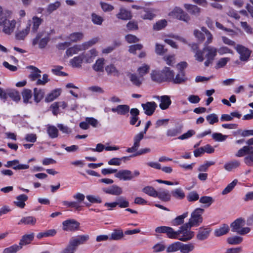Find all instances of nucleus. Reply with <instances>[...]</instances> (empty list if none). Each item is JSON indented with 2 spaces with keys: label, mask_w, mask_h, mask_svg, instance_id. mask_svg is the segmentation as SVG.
Listing matches in <instances>:
<instances>
[{
  "label": "nucleus",
  "mask_w": 253,
  "mask_h": 253,
  "mask_svg": "<svg viewBox=\"0 0 253 253\" xmlns=\"http://www.w3.org/2000/svg\"><path fill=\"white\" fill-rule=\"evenodd\" d=\"M82 51L79 44H76L72 47L68 48L66 51V55L68 57L72 56Z\"/></svg>",
  "instance_id": "nucleus-40"
},
{
  "label": "nucleus",
  "mask_w": 253,
  "mask_h": 253,
  "mask_svg": "<svg viewBox=\"0 0 253 253\" xmlns=\"http://www.w3.org/2000/svg\"><path fill=\"white\" fill-rule=\"evenodd\" d=\"M29 68L33 70L32 72L31 73L30 75H29V78L31 79L32 81H35L39 78L41 77L40 74L41 73V71L39 70L38 68L33 66H30L29 67Z\"/></svg>",
  "instance_id": "nucleus-34"
},
{
  "label": "nucleus",
  "mask_w": 253,
  "mask_h": 253,
  "mask_svg": "<svg viewBox=\"0 0 253 253\" xmlns=\"http://www.w3.org/2000/svg\"><path fill=\"white\" fill-rule=\"evenodd\" d=\"M91 18L93 23L97 25H101L104 21V19L102 16L94 13L91 14Z\"/></svg>",
  "instance_id": "nucleus-53"
},
{
  "label": "nucleus",
  "mask_w": 253,
  "mask_h": 253,
  "mask_svg": "<svg viewBox=\"0 0 253 253\" xmlns=\"http://www.w3.org/2000/svg\"><path fill=\"white\" fill-rule=\"evenodd\" d=\"M16 24L15 20H10L5 15L0 19V27L2 28L3 32L7 35H10L13 32Z\"/></svg>",
  "instance_id": "nucleus-6"
},
{
  "label": "nucleus",
  "mask_w": 253,
  "mask_h": 253,
  "mask_svg": "<svg viewBox=\"0 0 253 253\" xmlns=\"http://www.w3.org/2000/svg\"><path fill=\"white\" fill-rule=\"evenodd\" d=\"M237 182L238 180L237 179H234L232 182L229 183L225 189H223L222 192V194L223 195H226L230 192L236 185Z\"/></svg>",
  "instance_id": "nucleus-58"
},
{
  "label": "nucleus",
  "mask_w": 253,
  "mask_h": 253,
  "mask_svg": "<svg viewBox=\"0 0 253 253\" xmlns=\"http://www.w3.org/2000/svg\"><path fill=\"white\" fill-rule=\"evenodd\" d=\"M82 55H83V58L84 62L86 63H91L93 61L95 57L97 55V53L95 49H92L86 53H82Z\"/></svg>",
  "instance_id": "nucleus-18"
},
{
  "label": "nucleus",
  "mask_w": 253,
  "mask_h": 253,
  "mask_svg": "<svg viewBox=\"0 0 253 253\" xmlns=\"http://www.w3.org/2000/svg\"><path fill=\"white\" fill-rule=\"evenodd\" d=\"M180 242H175L169 245L167 248V252L168 253L175 252L180 251Z\"/></svg>",
  "instance_id": "nucleus-51"
},
{
  "label": "nucleus",
  "mask_w": 253,
  "mask_h": 253,
  "mask_svg": "<svg viewBox=\"0 0 253 253\" xmlns=\"http://www.w3.org/2000/svg\"><path fill=\"white\" fill-rule=\"evenodd\" d=\"M199 198V195L196 191H191L189 192L187 196V199L189 202H194L198 200Z\"/></svg>",
  "instance_id": "nucleus-63"
},
{
  "label": "nucleus",
  "mask_w": 253,
  "mask_h": 253,
  "mask_svg": "<svg viewBox=\"0 0 253 253\" xmlns=\"http://www.w3.org/2000/svg\"><path fill=\"white\" fill-rule=\"evenodd\" d=\"M199 202L202 204H206L205 207H209L214 202V200L211 197L203 196L200 198Z\"/></svg>",
  "instance_id": "nucleus-52"
},
{
  "label": "nucleus",
  "mask_w": 253,
  "mask_h": 253,
  "mask_svg": "<svg viewBox=\"0 0 253 253\" xmlns=\"http://www.w3.org/2000/svg\"><path fill=\"white\" fill-rule=\"evenodd\" d=\"M154 98L160 101L161 103L159 105V107L162 110L167 109L171 103L170 97L168 95H163L161 96H155Z\"/></svg>",
  "instance_id": "nucleus-15"
},
{
  "label": "nucleus",
  "mask_w": 253,
  "mask_h": 253,
  "mask_svg": "<svg viewBox=\"0 0 253 253\" xmlns=\"http://www.w3.org/2000/svg\"><path fill=\"white\" fill-rule=\"evenodd\" d=\"M182 127L180 126H176L174 127L169 128L167 131V135L168 137H174L180 133L182 131Z\"/></svg>",
  "instance_id": "nucleus-37"
},
{
  "label": "nucleus",
  "mask_w": 253,
  "mask_h": 253,
  "mask_svg": "<svg viewBox=\"0 0 253 253\" xmlns=\"http://www.w3.org/2000/svg\"><path fill=\"white\" fill-rule=\"evenodd\" d=\"M245 225V220L239 218L233 222L230 225L232 231L240 235H245L249 233L251 229L249 227H244Z\"/></svg>",
  "instance_id": "nucleus-4"
},
{
  "label": "nucleus",
  "mask_w": 253,
  "mask_h": 253,
  "mask_svg": "<svg viewBox=\"0 0 253 253\" xmlns=\"http://www.w3.org/2000/svg\"><path fill=\"white\" fill-rule=\"evenodd\" d=\"M172 81L174 84H179L185 81L184 74L183 71H179L175 78L172 79Z\"/></svg>",
  "instance_id": "nucleus-55"
},
{
  "label": "nucleus",
  "mask_w": 253,
  "mask_h": 253,
  "mask_svg": "<svg viewBox=\"0 0 253 253\" xmlns=\"http://www.w3.org/2000/svg\"><path fill=\"white\" fill-rule=\"evenodd\" d=\"M217 49L212 46H204L202 49V56L204 58V55L206 60L204 62L206 67H208L212 64L215 57L217 55Z\"/></svg>",
  "instance_id": "nucleus-3"
},
{
  "label": "nucleus",
  "mask_w": 253,
  "mask_h": 253,
  "mask_svg": "<svg viewBox=\"0 0 253 253\" xmlns=\"http://www.w3.org/2000/svg\"><path fill=\"white\" fill-rule=\"evenodd\" d=\"M144 10L145 13L141 15V17L143 19L152 20L155 17V15L153 13V11L150 9L144 8Z\"/></svg>",
  "instance_id": "nucleus-61"
},
{
  "label": "nucleus",
  "mask_w": 253,
  "mask_h": 253,
  "mask_svg": "<svg viewBox=\"0 0 253 253\" xmlns=\"http://www.w3.org/2000/svg\"><path fill=\"white\" fill-rule=\"evenodd\" d=\"M49 41L48 35L42 31L39 33L36 38L33 40L32 44L33 45L39 44V48H43L46 46Z\"/></svg>",
  "instance_id": "nucleus-7"
},
{
  "label": "nucleus",
  "mask_w": 253,
  "mask_h": 253,
  "mask_svg": "<svg viewBox=\"0 0 253 253\" xmlns=\"http://www.w3.org/2000/svg\"><path fill=\"white\" fill-rule=\"evenodd\" d=\"M202 31L204 32L205 36L207 37V41L205 43L204 46H209L208 45L212 42L213 36L211 33L205 27L201 28Z\"/></svg>",
  "instance_id": "nucleus-50"
},
{
  "label": "nucleus",
  "mask_w": 253,
  "mask_h": 253,
  "mask_svg": "<svg viewBox=\"0 0 253 253\" xmlns=\"http://www.w3.org/2000/svg\"><path fill=\"white\" fill-rule=\"evenodd\" d=\"M124 237V233L122 230L115 229L111 233L110 239L113 240H120Z\"/></svg>",
  "instance_id": "nucleus-45"
},
{
  "label": "nucleus",
  "mask_w": 253,
  "mask_h": 253,
  "mask_svg": "<svg viewBox=\"0 0 253 253\" xmlns=\"http://www.w3.org/2000/svg\"><path fill=\"white\" fill-rule=\"evenodd\" d=\"M144 113L148 116H151L155 112L157 105L155 102H147L141 104Z\"/></svg>",
  "instance_id": "nucleus-16"
},
{
  "label": "nucleus",
  "mask_w": 253,
  "mask_h": 253,
  "mask_svg": "<svg viewBox=\"0 0 253 253\" xmlns=\"http://www.w3.org/2000/svg\"><path fill=\"white\" fill-rule=\"evenodd\" d=\"M229 230L228 225L226 224H223L219 228L215 230L214 235L216 237L221 236L228 233Z\"/></svg>",
  "instance_id": "nucleus-32"
},
{
  "label": "nucleus",
  "mask_w": 253,
  "mask_h": 253,
  "mask_svg": "<svg viewBox=\"0 0 253 253\" xmlns=\"http://www.w3.org/2000/svg\"><path fill=\"white\" fill-rule=\"evenodd\" d=\"M144 135L142 133L136 134L133 137V144L131 147L128 148L126 151L127 153H133L137 151L140 145V141L143 139Z\"/></svg>",
  "instance_id": "nucleus-11"
},
{
  "label": "nucleus",
  "mask_w": 253,
  "mask_h": 253,
  "mask_svg": "<svg viewBox=\"0 0 253 253\" xmlns=\"http://www.w3.org/2000/svg\"><path fill=\"white\" fill-rule=\"evenodd\" d=\"M151 75V78L154 81L161 82L163 81H165V78L164 77L163 73H162V71L161 72L153 71L152 72Z\"/></svg>",
  "instance_id": "nucleus-39"
},
{
  "label": "nucleus",
  "mask_w": 253,
  "mask_h": 253,
  "mask_svg": "<svg viewBox=\"0 0 253 253\" xmlns=\"http://www.w3.org/2000/svg\"><path fill=\"white\" fill-rule=\"evenodd\" d=\"M157 197L162 201L167 202L170 200V195L167 190L160 189L157 192Z\"/></svg>",
  "instance_id": "nucleus-29"
},
{
  "label": "nucleus",
  "mask_w": 253,
  "mask_h": 253,
  "mask_svg": "<svg viewBox=\"0 0 253 253\" xmlns=\"http://www.w3.org/2000/svg\"><path fill=\"white\" fill-rule=\"evenodd\" d=\"M104 59L99 58L96 61L95 63L93 65L92 68L96 72H103L104 71Z\"/></svg>",
  "instance_id": "nucleus-41"
},
{
  "label": "nucleus",
  "mask_w": 253,
  "mask_h": 253,
  "mask_svg": "<svg viewBox=\"0 0 253 253\" xmlns=\"http://www.w3.org/2000/svg\"><path fill=\"white\" fill-rule=\"evenodd\" d=\"M243 241V238L240 236L230 237L227 239V243L230 245H238Z\"/></svg>",
  "instance_id": "nucleus-54"
},
{
  "label": "nucleus",
  "mask_w": 253,
  "mask_h": 253,
  "mask_svg": "<svg viewBox=\"0 0 253 253\" xmlns=\"http://www.w3.org/2000/svg\"><path fill=\"white\" fill-rule=\"evenodd\" d=\"M61 90L56 89L51 91L45 98L46 102H51L60 95Z\"/></svg>",
  "instance_id": "nucleus-43"
},
{
  "label": "nucleus",
  "mask_w": 253,
  "mask_h": 253,
  "mask_svg": "<svg viewBox=\"0 0 253 253\" xmlns=\"http://www.w3.org/2000/svg\"><path fill=\"white\" fill-rule=\"evenodd\" d=\"M210 232L211 230L209 228L201 227L198 229L196 238L199 240L203 241L208 238Z\"/></svg>",
  "instance_id": "nucleus-22"
},
{
  "label": "nucleus",
  "mask_w": 253,
  "mask_h": 253,
  "mask_svg": "<svg viewBox=\"0 0 253 253\" xmlns=\"http://www.w3.org/2000/svg\"><path fill=\"white\" fill-rule=\"evenodd\" d=\"M6 168H11L14 170L26 169L29 168V165L26 164H21L18 160L8 161L4 164Z\"/></svg>",
  "instance_id": "nucleus-13"
},
{
  "label": "nucleus",
  "mask_w": 253,
  "mask_h": 253,
  "mask_svg": "<svg viewBox=\"0 0 253 253\" xmlns=\"http://www.w3.org/2000/svg\"><path fill=\"white\" fill-rule=\"evenodd\" d=\"M169 15L173 18L180 20L188 22L190 19V16L185 13L181 8L175 7L169 13Z\"/></svg>",
  "instance_id": "nucleus-8"
},
{
  "label": "nucleus",
  "mask_w": 253,
  "mask_h": 253,
  "mask_svg": "<svg viewBox=\"0 0 253 253\" xmlns=\"http://www.w3.org/2000/svg\"><path fill=\"white\" fill-rule=\"evenodd\" d=\"M22 95L24 102L27 103L32 96V91L29 89H25L22 92Z\"/></svg>",
  "instance_id": "nucleus-59"
},
{
  "label": "nucleus",
  "mask_w": 253,
  "mask_h": 253,
  "mask_svg": "<svg viewBox=\"0 0 253 253\" xmlns=\"http://www.w3.org/2000/svg\"><path fill=\"white\" fill-rule=\"evenodd\" d=\"M84 34L82 32H75L70 34L67 39L71 42H77L83 39Z\"/></svg>",
  "instance_id": "nucleus-36"
},
{
  "label": "nucleus",
  "mask_w": 253,
  "mask_h": 253,
  "mask_svg": "<svg viewBox=\"0 0 253 253\" xmlns=\"http://www.w3.org/2000/svg\"><path fill=\"white\" fill-rule=\"evenodd\" d=\"M246 155L244 159L245 164L249 167H253V147L245 146L239 149L235 156L241 157Z\"/></svg>",
  "instance_id": "nucleus-2"
},
{
  "label": "nucleus",
  "mask_w": 253,
  "mask_h": 253,
  "mask_svg": "<svg viewBox=\"0 0 253 253\" xmlns=\"http://www.w3.org/2000/svg\"><path fill=\"white\" fill-rule=\"evenodd\" d=\"M128 76L130 81L134 85L139 86L141 84L143 79L140 76L138 77L135 74H129Z\"/></svg>",
  "instance_id": "nucleus-38"
},
{
  "label": "nucleus",
  "mask_w": 253,
  "mask_h": 253,
  "mask_svg": "<svg viewBox=\"0 0 253 253\" xmlns=\"http://www.w3.org/2000/svg\"><path fill=\"white\" fill-rule=\"evenodd\" d=\"M162 73H163L165 80H168L172 81L173 77L174 76V72L170 70L169 67H165L163 70Z\"/></svg>",
  "instance_id": "nucleus-46"
},
{
  "label": "nucleus",
  "mask_w": 253,
  "mask_h": 253,
  "mask_svg": "<svg viewBox=\"0 0 253 253\" xmlns=\"http://www.w3.org/2000/svg\"><path fill=\"white\" fill-rule=\"evenodd\" d=\"M191 227L186 223L183 224L179 229L173 232V239H178L182 242H187L194 236V232L191 230Z\"/></svg>",
  "instance_id": "nucleus-1"
},
{
  "label": "nucleus",
  "mask_w": 253,
  "mask_h": 253,
  "mask_svg": "<svg viewBox=\"0 0 253 253\" xmlns=\"http://www.w3.org/2000/svg\"><path fill=\"white\" fill-rule=\"evenodd\" d=\"M42 20L37 16H34L32 18V30L34 32H36L39 28V26L41 24Z\"/></svg>",
  "instance_id": "nucleus-47"
},
{
  "label": "nucleus",
  "mask_w": 253,
  "mask_h": 253,
  "mask_svg": "<svg viewBox=\"0 0 253 253\" xmlns=\"http://www.w3.org/2000/svg\"><path fill=\"white\" fill-rule=\"evenodd\" d=\"M204 210L201 208L196 209L191 214V217L189 218L188 222L186 223L191 227H197L202 223L203 219L202 214Z\"/></svg>",
  "instance_id": "nucleus-5"
},
{
  "label": "nucleus",
  "mask_w": 253,
  "mask_h": 253,
  "mask_svg": "<svg viewBox=\"0 0 253 253\" xmlns=\"http://www.w3.org/2000/svg\"><path fill=\"white\" fill-rule=\"evenodd\" d=\"M194 35L200 42H203L205 39V34L202 30H195Z\"/></svg>",
  "instance_id": "nucleus-64"
},
{
  "label": "nucleus",
  "mask_w": 253,
  "mask_h": 253,
  "mask_svg": "<svg viewBox=\"0 0 253 253\" xmlns=\"http://www.w3.org/2000/svg\"><path fill=\"white\" fill-rule=\"evenodd\" d=\"M116 17L120 19L127 20L131 19L132 16L130 11L125 8H121L120 9L119 12L116 14Z\"/></svg>",
  "instance_id": "nucleus-23"
},
{
  "label": "nucleus",
  "mask_w": 253,
  "mask_h": 253,
  "mask_svg": "<svg viewBox=\"0 0 253 253\" xmlns=\"http://www.w3.org/2000/svg\"><path fill=\"white\" fill-rule=\"evenodd\" d=\"M172 196L178 200L183 199L185 197V193L183 190L180 188H176L171 191Z\"/></svg>",
  "instance_id": "nucleus-42"
},
{
  "label": "nucleus",
  "mask_w": 253,
  "mask_h": 253,
  "mask_svg": "<svg viewBox=\"0 0 253 253\" xmlns=\"http://www.w3.org/2000/svg\"><path fill=\"white\" fill-rule=\"evenodd\" d=\"M102 190L105 193L115 196H119L123 193L122 189L116 185H113L109 187L103 188Z\"/></svg>",
  "instance_id": "nucleus-17"
},
{
  "label": "nucleus",
  "mask_w": 253,
  "mask_h": 253,
  "mask_svg": "<svg viewBox=\"0 0 253 253\" xmlns=\"http://www.w3.org/2000/svg\"><path fill=\"white\" fill-rule=\"evenodd\" d=\"M63 229L67 231H73L78 230L80 223L74 219H68L62 223Z\"/></svg>",
  "instance_id": "nucleus-12"
},
{
  "label": "nucleus",
  "mask_w": 253,
  "mask_h": 253,
  "mask_svg": "<svg viewBox=\"0 0 253 253\" xmlns=\"http://www.w3.org/2000/svg\"><path fill=\"white\" fill-rule=\"evenodd\" d=\"M184 8L192 15L196 16L200 15L201 13V8L195 5L190 4H185Z\"/></svg>",
  "instance_id": "nucleus-27"
},
{
  "label": "nucleus",
  "mask_w": 253,
  "mask_h": 253,
  "mask_svg": "<svg viewBox=\"0 0 253 253\" xmlns=\"http://www.w3.org/2000/svg\"><path fill=\"white\" fill-rule=\"evenodd\" d=\"M191 50L194 53V57L195 60L199 62H202L204 60V58L202 56V49H199V46L196 43H193L190 45Z\"/></svg>",
  "instance_id": "nucleus-19"
},
{
  "label": "nucleus",
  "mask_w": 253,
  "mask_h": 253,
  "mask_svg": "<svg viewBox=\"0 0 253 253\" xmlns=\"http://www.w3.org/2000/svg\"><path fill=\"white\" fill-rule=\"evenodd\" d=\"M237 52L240 54V59L243 61H247L251 55V51L246 47L237 44L235 47Z\"/></svg>",
  "instance_id": "nucleus-10"
},
{
  "label": "nucleus",
  "mask_w": 253,
  "mask_h": 253,
  "mask_svg": "<svg viewBox=\"0 0 253 253\" xmlns=\"http://www.w3.org/2000/svg\"><path fill=\"white\" fill-rule=\"evenodd\" d=\"M28 197L26 195L21 194L16 197L14 203L17 207L23 209L25 206V202L28 200Z\"/></svg>",
  "instance_id": "nucleus-28"
},
{
  "label": "nucleus",
  "mask_w": 253,
  "mask_h": 253,
  "mask_svg": "<svg viewBox=\"0 0 253 253\" xmlns=\"http://www.w3.org/2000/svg\"><path fill=\"white\" fill-rule=\"evenodd\" d=\"M155 231L158 233H166L169 238H174L173 236L174 230L171 227L165 226H159L155 229Z\"/></svg>",
  "instance_id": "nucleus-20"
},
{
  "label": "nucleus",
  "mask_w": 253,
  "mask_h": 253,
  "mask_svg": "<svg viewBox=\"0 0 253 253\" xmlns=\"http://www.w3.org/2000/svg\"><path fill=\"white\" fill-rule=\"evenodd\" d=\"M115 177L124 181L130 180L133 178L131 171L127 169H122L119 171L117 170V172L115 174Z\"/></svg>",
  "instance_id": "nucleus-14"
},
{
  "label": "nucleus",
  "mask_w": 253,
  "mask_h": 253,
  "mask_svg": "<svg viewBox=\"0 0 253 253\" xmlns=\"http://www.w3.org/2000/svg\"><path fill=\"white\" fill-rule=\"evenodd\" d=\"M111 111L118 115L125 116L128 115L129 107L127 105H119L116 107L112 108Z\"/></svg>",
  "instance_id": "nucleus-21"
},
{
  "label": "nucleus",
  "mask_w": 253,
  "mask_h": 253,
  "mask_svg": "<svg viewBox=\"0 0 253 253\" xmlns=\"http://www.w3.org/2000/svg\"><path fill=\"white\" fill-rule=\"evenodd\" d=\"M83 62V55L81 54L71 59L69 61V64L72 67L80 68L82 67V64Z\"/></svg>",
  "instance_id": "nucleus-24"
},
{
  "label": "nucleus",
  "mask_w": 253,
  "mask_h": 253,
  "mask_svg": "<svg viewBox=\"0 0 253 253\" xmlns=\"http://www.w3.org/2000/svg\"><path fill=\"white\" fill-rule=\"evenodd\" d=\"M117 205L121 208H126L129 206V203L126 201L125 198L123 197H120L117 200Z\"/></svg>",
  "instance_id": "nucleus-62"
},
{
  "label": "nucleus",
  "mask_w": 253,
  "mask_h": 253,
  "mask_svg": "<svg viewBox=\"0 0 253 253\" xmlns=\"http://www.w3.org/2000/svg\"><path fill=\"white\" fill-rule=\"evenodd\" d=\"M240 164L239 161L233 160L225 163L224 166V168L226 170L231 171L239 167Z\"/></svg>",
  "instance_id": "nucleus-26"
},
{
  "label": "nucleus",
  "mask_w": 253,
  "mask_h": 253,
  "mask_svg": "<svg viewBox=\"0 0 253 253\" xmlns=\"http://www.w3.org/2000/svg\"><path fill=\"white\" fill-rule=\"evenodd\" d=\"M142 191L150 196L157 197V191L151 186H146L144 187L142 189Z\"/></svg>",
  "instance_id": "nucleus-56"
},
{
  "label": "nucleus",
  "mask_w": 253,
  "mask_h": 253,
  "mask_svg": "<svg viewBox=\"0 0 253 253\" xmlns=\"http://www.w3.org/2000/svg\"><path fill=\"white\" fill-rule=\"evenodd\" d=\"M188 216V212L186 211L182 214L177 216L172 221L173 226H178L184 223V219Z\"/></svg>",
  "instance_id": "nucleus-33"
},
{
  "label": "nucleus",
  "mask_w": 253,
  "mask_h": 253,
  "mask_svg": "<svg viewBox=\"0 0 253 253\" xmlns=\"http://www.w3.org/2000/svg\"><path fill=\"white\" fill-rule=\"evenodd\" d=\"M7 95L15 101H19L21 98L19 92L14 90H7Z\"/></svg>",
  "instance_id": "nucleus-60"
},
{
  "label": "nucleus",
  "mask_w": 253,
  "mask_h": 253,
  "mask_svg": "<svg viewBox=\"0 0 253 253\" xmlns=\"http://www.w3.org/2000/svg\"><path fill=\"white\" fill-rule=\"evenodd\" d=\"M105 70L108 75H112L115 76H118L119 75L118 70L113 64L107 65L105 68Z\"/></svg>",
  "instance_id": "nucleus-48"
},
{
  "label": "nucleus",
  "mask_w": 253,
  "mask_h": 253,
  "mask_svg": "<svg viewBox=\"0 0 253 253\" xmlns=\"http://www.w3.org/2000/svg\"><path fill=\"white\" fill-rule=\"evenodd\" d=\"M194 245L193 243L183 244L180 242V251L181 253H189L194 250Z\"/></svg>",
  "instance_id": "nucleus-35"
},
{
  "label": "nucleus",
  "mask_w": 253,
  "mask_h": 253,
  "mask_svg": "<svg viewBox=\"0 0 253 253\" xmlns=\"http://www.w3.org/2000/svg\"><path fill=\"white\" fill-rule=\"evenodd\" d=\"M34 234L33 233L23 235L20 240L19 245L21 246L22 249L23 246L30 244L34 239Z\"/></svg>",
  "instance_id": "nucleus-30"
},
{
  "label": "nucleus",
  "mask_w": 253,
  "mask_h": 253,
  "mask_svg": "<svg viewBox=\"0 0 253 253\" xmlns=\"http://www.w3.org/2000/svg\"><path fill=\"white\" fill-rule=\"evenodd\" d=\"M36 222L37 219L35 217L32 216H27L22 217L18 223V224L34 226L36 224Z\"/></svg>",
  "instance_id": "nucleus-25"
},
{
  "label": "nucleus",
  "mask_w": 253,
  "mask_h": 253,
  "mask_svg": "<svg viewBox=\"0 0 253 253\" xmlns=\"http://www.w3.org/2000/svg\"><path fill=\"white\" fill-rule=\"evenodd\" d=\"M21 249V246L17 245H13L8 248H5L2 253H16Z\"/></svg>",
  "instance_id": "nucleus-57"
},
{
  "label": "nucleus",
  "mask_w": 253,
  "mask_h": 253,
  "mask_svg": "<svg viewBox=\"0 0 253 253\" xmlns=\"http://www.w3.org/2000/svg\"><path fill=\"white\" fill-rule=\"evenodd\" d=\"M30 26L31 24H29V25L26 27L25 29L18 32L16 35V38L20 40H23L29 33L30 31Z\"/></svg>",
  "instance_id": "nucleus-49"
},
{
  "label": "nucleus",
  "mask_w": 253,
  "mask_h": 253,
  "mask_svg": "<svg viewBox=\"0 0 253 253\" xmlns=\"http://www.w3.org/2000/svg\"><path fill=\"white\" fill-rule=\"evenodd\" d=\"M47 133L50 138L54 139L58 136L59 131L55 126L48 125L47 126Z\"/></svg>",
  "instance_id": "nucleus-31"
},
{
  "label": "nucleus",
  "mask_w": 253,
  "mask_h": 253,
  "mask_svg": "<svg viewBox=\"0 0 253 253\" xmlns=\"http://www.w3.org/2000/svg\"><path fill=\"white\" fill-rule=\"evenodd\" d=\"M89 238L88 235H79L73 237L70 239L68 246L75 251L78 246L85 243Z\"/></svg>",
  "instance_id": "nucleus-9"
},
{
  "label": "nucleus",
  "mask_w": 253,
  "mask_h": 253,
  "mask_svg": "<svg viewBox=\"0 0 253 253\" xmlns=\"http://www.w3.org/2000/svg\"><path fill=\"white\" fill-rule=\"evenodd\" d=\"M44 92L43 90L35 88L34 89V100L37 103L39 102L43 97Z\"/></svg>",
  "instance_id": "nucleus-44"
}]
</instances>
